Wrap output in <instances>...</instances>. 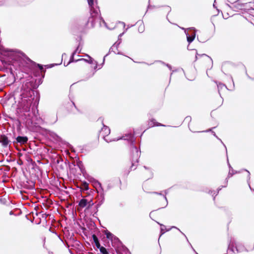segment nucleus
<instances>
[{"label": "nucleus", "mask_w": 254, "mask_h": 254, "mask_svg": "<svg viewBox=\"0 0 254 254\" xmlns=\"http://www.w3.org/2000/svg\"><path fill=\"white\" fill-rule=\"evenodd\" d=\"M0 50L1 54L7 57L10 64L13 65L14 64H17L19 66H26L30 69L38 68L41 72H45L42 65L36 64L20 51H14L4 48H0Z\"/></svg>", "instance_id": "nucleus-1"}, {"label": "nucleus", "mask_w": 254, "mask_h": 254, "mask_svg": "<svg viewBox=\"0 0 254 254\" xmlns=\"http://www.w3.org/2000/svg\"><path fill=\"white\" fill-rule=\"evenodd\" d=\"M90 8V17L86 22V25L88 27L93 28L96 22H99L100 26L102 22L107 27V24L104 20L99 15L100 10L98 6L95 7L94 0H87Z\"/></svg>", "instance_id": "nucleus-2"}, {"label": "nucleus", "mask_w": 254, "mask_h": 254, "mask_svg": "<svg viewBox=\"0 0 254 254\" xmlns=\"http://www.w3.org/2000/svg\"><path fill=\"white\" fill-rule=\"evenodd\" d=\"M122 139L124 140H127L130 142V147L131 150V166L130 167L131 170H134L136 168V163L138 162V159L140 157V151H138L137 147L135 146L134 142L135 141L134 139L133 134L131 133H128L124 136H123L121 138L118 139V140Z\"/></svg>", "instance_id": "nucleus-3"}, {"label": "nucleus", "mask_w": 254, "mask_h": 254, "mask_svg": "<svg viewBox=\"0 0 254 254\" xmlns=\"http://www.w3.org/2000/svg\"><path fill=\"white\" fill-rule=\"evenodd\" d=\"M103 121V118L102 117H100L98 119L97 121L100 122L103 126V127L100 131L99 135L102 136L105 139V137L110 133V129L108 126L104 124Z\"/></svg>", "instance_id": "nucleus-4"}, {"label": "nucleus", "mask_w": 254, "mask_h": 254, "mask_svg": "<svg viewBox=\"0 0 254 254\" xmlns=\"http://www.w3.org/2000/svg\"><path fill=\"white\" fill-rule=\"evenodd\" d=\"M97 183L99 186L100 190L97 191L98 193V202L97 206V207H100L104 202L105 193L101 183L99 182H97Z\"/></svg>", "instance_id": "nucleus-5"}, {"label": "nucleus", "mask_w": 254, "mask_h": 254, "mask_svg": "<svg viewBox=\"0 0 254 254\" xmlns=\"http://www.w3.org/2000/svg\"><path fill=\"white\" fill-rule=\"evenodd\" d=\"M185 30V32L187 36V41L189 44L191 43L195 37V30L194 28H190L188 30L189 31L187 32L185 28H182Z\"/></svg>", "instance_id": "nucleus-6"}, {"label": "nucleus", "mask_w": 254, "mask_h": 254, "mask_svg": "<svg viewBox=\"0 0 254 254\" xmlns=\"http://www.w3.org/2000/svg\"><path fill=\"white\" fill-rule=\"evenodd\" d=\"M15 140L13 141L14 146H17L18 144L22 145L27 143L28 138L26 136H18L15 138Z\"/></svg>", "instance_id": "nucleus-7"}, {"label": "nucleus", "mask_w": 254, "mask_h": 254, "mask_svg": "<svg viewBox=\"0 0 254 254\" xmlns=\"http://www.w3.org/2000/svg\"><path fill=\"white\" fill-rule=\"evenodd\" d=\"M238 172L237 171H232V170L231 169H229V173H228V177L227 178H226V181L225 182V185L224 186H222L221 187H220L219 188H218V189L217 190V192H214L213 193V194H212V192L214 191H211L210 192H209L210 193L212 194V195H213L214 194H215V196L217 195V194L219 193V190H221V189L223 187H226L227 186V183H228V179L230 177H231L233 176V175L235 174H236Z\"/></svg>", "instance_id": "nucleus-8"}, {"label": "nucleus", "mask_w": 254, "mask_h": 254, "mask_svg": "<svg viewBox=\"0 0 254 254\" xmlns=\"http://www.w3.org/2000/svg\"><path fill=\"white\" fill-rule=\"evenodd\" d=\"M121 43V41H118L114 44H113V45L111 47V48L110 49L109 53L104 56V59H103V62L102 64L100 65V66L99 67V69L101 68L102 67V65L104 63L105 59L106 57L108 56L109 55V54L111 52H113L114 53L116 54V52L114 51V48H116V49L117 50L119 46L120 45V44Z\"/></svg>", "instance_id": "nucleus-9"}, {"label": "nucleus", "mask_w": 254, "mask_h": 254, "mask_svg": "<svg viewBox=\"0 0 254 254\" xmlns=\"http://www.w3.org/2000/svg\"><path fill=\"white\" fill-rule=\"evenodd\" d=\"M0 142L3 147H6L7 146L10 141L6 135L3 134L0 135Z\"/></svg>", "instance_id": "nucleus-10"}, {"label": "nucleus", "mask_w": 254, "mask_h": 254, "mask_svg": "<svg viewBox=\"0 0 254 254\" xmlns=\"http://www.w3.org/2000/svg\"><path fill=\"white\" fill-rule=\"evenodd\" d=\"M235 245H236V243H235V240L233 238H231L229 240V243L228 248V251H231L232 253H234V249L235 248ZM236 249L237 251H238L236 248Z\"/></svg>", "instance_id": "nucleus-11"}, {"label": "nucleus", "mask_w": 254, "mask_h": 254, "mask_svg": "<svg viewBox=\"0 0 254 254\" xmlns=\"http://www.w3.org/2000/svg\"><path fill=\"white\" fill-rule=\"evenodd\" d=\"M148 128L153 127L154 126H162V127L166 126L165 125H164L161 123L156 122L155 121V120L154 119L149 120V121H148Z\"/></svg>", "instance_id": "nucleus-12"}, {"label": "nucleus", "mask_w": 254, "mask_h": 254, "mask_svg": "<svg viewBox=\"0 0 254 254\" xmlns=\"http://www.w3.org/2000/svg\"><path fill=\"white\" fill-rule=\"evenodd\" d=\"M86 57H88V60L87 59H78V60H76V62H78V61H84L88 64H94V62L95 61L91 57H90L89 55L86 54L85 55Z\"/></svg>", "instance_id": "nucleus-13"}, {"label": "nucleus", "mask_w": 254, "mask_h": 254, "mask_svg": "<svg viewBox=\"0 0 254 254\" xmlns=\"http://www.w3.org/2000/svg\"><path fill=\"white\" fill-rule=\"evenodd\" d=\"M244 7L243 4H240L239 1H237L233 4L232 8L234 10L237 11L238 9H242Z\"/></svg>", "instance_id": "nucleus-14"}, {"label": "nucleus", "mask_w": 254, "mask_h": 254, "mask_svg": "<svg viewBox=\"0 0 254 254\" xmlns=\"http://www.w3.org/2000/svg\"><path fill=\"white\" fill-rule=\"evenodd\" d=\"M78 205L81 208L86 207L88 205V200L85 198H82L80 200Z\"/></svg>", "instance_id": "nucleus-15"}, {"label": "nucleus", "mask_w": 254, "mask_h": 254, "mask_svg": "<svg viewBox=\"0 0 254 254\" xmlns=\"http://www.w3.org/2000/svg\"><path fill=\"white\" fill-rule=\"evenodd\" d=\"M32 121L33 122L35 121V124L39 125L43 122L42 119L40 117H38L37 116L35 115L34 117H32Z\"/></svg>", "instance_id": "nucleus-16"}, {"label": "nucleus", "mask_w": 254, "mask_h": 254, "mask_svg": "<svg viewBox=\"0 0 254 254\" xmlns=\"http://www.w3.org/2000/svg\"><path fill=\"white\" fill-rule=\"evenodd\" d=\"M157 223L160 225L161 228H160V235L159 237H160L163 234H164L165 232V230L166 231H169L170 229H166V226L162 224H160L159 222H157Z\"/></svg>", "instance_id": "nucleus-17"}, {"label": "nucleus", "mask_w": 254, "mask_h": 254, "mask_svg": "<svg viewBox=\"0 0 254 254\" xmlns=\"http://www.w3.org/2000/svg\"><path fill=\"white\" fill-rule=\"evenodd\" d=\"M92 239L97 248H98L100 246H101L98 237L95 235H92Z\"/></svg>", "instance_id": "nucleus-18"}, {"label": "nucleus", "mask_w": 254, "mask_h": 254, "mask_svg": "<svg viewBox=\"0 0 254 254\" xmlns=\"http://www.w3.org/2000/svg\"><path fill=\"white\" fill-rule=\"evenodd\" d=\"M89 184L86 182H83L81 184V189L83 190H87L89 189Z\"/></svg>", "instance_id": "nucleus-19"}, {"label": "nucleus", "mask_w": 254, "mask_h": 254, "mask_svg": "<svg viewBox=\"0 0 254 254\" xmlns=\"http://www.w3.org/2000/svg\"><path fill=\"white\" fill-rule=\"evenodd\" d=\"M99 249L100 253L102 254H108V252L106 248L103 246H100L99 247L97 248Z\"/></svg>", "instance_id": "nucleus-20"}, {"label": "nucleus", "mask_w": 254, "mask_h": 254, "mask_svg": "<svg viewBox=\"0 0 254 254\" xmlns=\"http://www.w3.org/2000/svg\"><path fill=\"white\" fill-rule=\"evenodd\" d=\"M164 11L166 12H167V15H168V14L171 11V7H170L169 6H165L164 7ZM166 18L167 19V20L171 23H172L170 20H169L168 18V15H167V17H166Z\"/></svg>", "instance_id": "nucleus-21"}, {"label": "nucleus", "mask_w": 254, "mask_h": 254, "mask_svg": "<svg viewBox=\"0 0 254 254\" xmlns=\"http://www.w3.org/2000/svg\"><path fill=\"white\" fill-rule=\"evenodd\" d=\"M105 234L107 239L111 240V241L113 240V237L114 235L112 233L109 231H107Z\"/></svg>", "instance_id": "nucleus-22"}, {"label": "nucleus", "mask_w": 254, "mask_h": 254, "mask_svg": "<svg viewBox=\"0 0 254 254\" xmlns=\"http://www.w3.org/2000/svg\"><path fill=\"white\" fill-rule=\"evenodd\" d=\"M75 55H73V53H72V55L71 56H70V59H69V62L67 63V64H65V63H64V65L66 66H67L70 63H72V62H76L74 59V56Z\"/></svg>", "instance_id": "nucleus-23"}, {"label": "nucleus", "mask_w": 254, "mask_h": 254, "mask_svg": "<svg viewBox=\"0 0 254 254\" xmlns=\"http://www.w3.org/2000/svg\"><path fill=\"white\" fill-rule=\"evenodd\" d=\"M224 87L227 88L226 86L223 83H219L217 84V88H218V92L219 93H220V89H222Z\"/></svg>", "instance_id": "nucleus-24"}, {"label": "nucleus", "mask_w": 254, "mask_h": 254, "mask_svg": "<svg viewBox=\"0 0 254 254\" xmlns=\"http://www.w3.org/2000/svg\"><path fill=\"white\" fill-rule=\"evenodd\" d=\"M77 165L79 168L80 169L81 172L83 173V172L84 171V169L83 168V164L81 162L79 161L77 162Z\"/></svg>", "instance_id": "nucleus-25"}, {"label": "nucleus", "mask_w": 254, "mask_h": 254, "mask_svg": "<svg viewBox=\"0 0 254 254\" xmlns=\"http://www.w3.org/2000/svg\"><path fill=\"white\" fill-rule=\"evenodd\" d=\"M168 192H169L168 190H164V192H165V195H163V196L164 199H165L166 204H165V205L164 207H162V208L165 207L168 205V200H167V197L166 196V195L168 193Z\"/></svg>", "instance_id": "nucleus-26"}, {"label": "nucleus", "mask_w": 254, "mask_h": 254, "mask_svg": "<svg viewBox=\"0 0 254 254\" xmlns=\"http://www.w3.org/2000/svg\"><path fill=\"white\" fill-rule=\"evenodd\" d=\"M213 135L215 137H216L220 141V142H221V143L223 145V146L225 147V149H226V152L227 153V148H226V146H225V145L224 144V143L223 142V141H222V140L219 138L216 134V133H215V132L214 131H212V132Z\"/></svg>", "instance_id": "nucleus-27"}, {"label": "nucleus", "mask_w": 254, "mask_h": 254, "mask_svg": "<svg viewBox=\"0 0 254 254\" xmlns=\"http://www.w3.org/2000/svg\"><path fill=\"white\" fill-rule=\"evenodd\" d=\"M112 242H114V243H117V244H121V242L120 241V240H119V239L116 236H114V237H113V240L112 241Z\"/></svg>", "instance_id": "nucleus-28"}, {"label": "nucleus", "mask_w": 254, "mask_h": 254, "mask_svg": "<svg viewBox=\"0 0 254 254\" xmlns=\"http://www.w3.org/2000/svg\"><path fill=\"white\" fill-rule=\"evenodd\" d=\"M94 205V202H93L92 199H90L89 201H88V205L86 206L87 208L89 209L91 207Z\"/></svg>", "instance_id": "nucleus-29"}, {"label": "nucleus", "mask_w": 254, "mask_h": 254, "mask_svg": "<svg viewBox=\"0 0 254 254\" xmlns=\"http://www.w3.org/2000/svg\"><path fill=\"white\" fill-rule=\"evenodd\" d=\"M79 46H80V44H79V45L77 46V47L76 48V49L74 51V52L72 53H73V55H75L76 53H80V52H81V49H80L79 50Z\"/></svg>", "instance_id": "nucleus-30"}, {"label": "nucleus", "mask_w": 254, "mask_h": 254, "mask_svg": "<svg viewBox=\"0 0 254 254\" xmlns=\"http://www.w3.org/2000/svg\"><path fill=\"white\" fill-rule=\"evenodd\" d=\"M171 228H175V229H177V230H178L184 236V237L186 238V239H187V241L189 242V240L187 237V236H186V235L183 233L179 228H178L177 227H175V226H172Z\"/></svg>", "instance_id": "nucleus-31"}, {"label": "nucleus", "mask_w": 254, "mask_h": 254, "mask_svg": "<svg viewBox=\"0 0 254 254\" xmlns=\"http://www.w3.org/2000/svg\"><path fill=\"white\" fill-rule=\"evenodd\" d=\"M159 62H160V63H161L162 64H165L166 66H167L169 68V69L170 70H172V66H171V65H170L169 64H165V63H164L163 62H162V61H159Z\"/></svg>", "instance_id": "nucleus-32"}, {"label": "nucleus", "mask_w": 254, "mask_h": 254, "mask_svg": "<svg viewBox=\"0 0 254 254\" xmlns=\"http://www.w3.org/2000/svg\"><path fill=\"white\" fill-rule=\"evenodd\" d=\"M127 29L128 28H127L124 32H123L122 33H121L119 35V36H118V41H122V39H121L122 36L124 34L125 32L127 30Z\"/></svg>", "instance_id": "nucleus-33"}, {"label": "nucleus", "mask_w": 254, "mask_h": 254, "mask_svg": "<svg viewBox=\"0 0 254 254\" xmlns=\"http://www.w3.org/2000/svg\"><path fill=\"white\" fill-rule=\"evenodd\" d=\"M63 160L62 158L61 157H58L57 158V159L55 160V162L57 163V164H59L60 163V162H63Z\"/></svg>", "instance_id": "nucleus-34"}, {"label": "nucleus", "mask_w": 254, "mask_h": 254, "mask_svg": "<svg viewBox=\"0 0 254 254\" xmlns=\"http://www.w3.org/2000/svg\"><path fill=\"white\" fill-rule=\"evenodd\" d=\"M29 94L26 95H23V97H27L29 95L31 96V93H33L34 91L31 90L30 88L28 89Z\"/></svg>", "instance_id": "nucleus-35"}, {"label": "nucleus", "mask_w": 254, "mask_h": 254, "mask_svg": "<svg viewBox=\"0 0 254 254\" xmlns=\"http://www.w3.org/2000/svg\"><path fill=\"white\" fill-rule=\"evenodd\" d=\"M248 6L254 9V0L253 2H249Z\"/></svg>", "instance_id": "nucleus-36"}, {"label": "nucleus", "mask_w": 254, "mask_h": 254, "mask_svg": "<svg viewBox=\"0 0 254 254\" xmlns=\"http://www.w3.org/2000/svg\"><path fill=\"white\" fill-rule=\"evenodd\" d=\"M226 154L227 155V152L226 153ZM227 157H228L227 155ZM227 163H228V165L229 167V169H231V170H232V171H233L234 169H233V168L231 167V165L230 164L228 158H227Z\"/></svg>", "instance_id": "nucleus-37"}, {"label": "nucleus", "mask_w": 254, "mask_h": 254, "mask_svg": "<svg viewBox=\"0 0 254 254\" xmlns=\"http://www.w3.org/2000/svg\"><path fill=\"white\" fill-rule=\"evenodd\" d=\"M191 120V117L190 116H187V117H186L185 120V121H189L190 122Z\"/></svg>", "instance_id": "nucleus-38"}, {"label": "nucleus", "mask_w": 254, "mask_h": 254, "mask_svg": "<svg viewBox=\"0 0 254 254\" xmlns=\"http://www.w3.org/2000/svg\"><path fill=\"white\" fill-rule=\"evenodd\" d=\"M112 188V186L111 185V184H108V185L107 186V190H110Z\"/></svg>", "instance_id": "nucleus-39"}, {"label": "nucleus", "mask_w": 254, "mask_h": 254, "mask_svg": "<svg viewBox=\"0 0 254 254\" xmlns=\"http://www.w3.org/2000/svg\"><path fill=\"white\" fill-rule=\"evenodd\" d=\"M151 193L156 194L160 195H163L162 193L161 192H158L156 191L151 192Z\"/></svg>", "instance_id": "nucleus-40"}, {"label": "nucleus", "mask_w": 254, "mask_h": 254, "mask_svg": "<svg viewBox=\"0 0 254 254\" xmlns=\"http://www.w3.org/2000/svg\"><path fill=\"white\" fill-rule=\"evenodd\" d=\"M154 7H155V6L154 5H150V4H149V5H148V7H147V8H148V9H149V8H154Z\"/></svg>", "instance_id": "nucleus-41"}, {"label": "nucleus", "mask_w": 254, "mask_h": 254, "mask_svg": "<svg viewBox=\"0 0 254 254\" xmlns=\"http://www.w3.org/2000/svg\"><path fill=\"white\" fill-rule=\"evenodd\" d=\"M246 171H247L248 173V180H250V173L249 171L247 170H245Z\"/></svg>", "instance_id": "nucleus-42"}, {"label": "nucleus", "mask_w": 254, "mask_h": 254, "mask_svg": "<svg viewBox=\"0 0 254 254\" xmlns=\"http://www.w3.org/2000/svg\"><path fill=\"white\" fill-rule=\"evenodd\" d=\"M94 63L96 64L94 68V69H96L97 68V62L96 61H94Z\"/></svg>", "instance_id": "nucleus-43"}, {"label": "nucleus", "mask_w": 254, "mask_h": 254, "mask_svg": "<svg viewBox=\"0 0 254 254\" xmlns=\"http://www.w3.org/2000/svg\"><path fill=\"white\" fill-rule=\"evenodd\" d=\"M119 23H120L122 24L124 26V27H125V26H126V24H125V22H122V21H119Z\"/></svg>", "instance_id": "nucleus-44"}, {"label": "nucleus", "mask_w": 254, "mask_h": 254, "mask_svg": "<svg viewBox=\"0 0 254 254\" xmlns=\"http://www.w3.org/2000/svg\"><path fill=\"white\" fill-rule=\"evenodd\" d=\"M138 31L140 33H142L143 31V28H139Z\"/></svg>", "instance_id": "nucleus-45"}, {"label": "nucleus", "mask_w": 254, "mask_h": 254, "mask_svg": "<svg viewBox=\"0 0 254 254\" xmlns=\"http://www.w3.org/2000/svg\"><path fill=\"white\" fill-rule=\"evenodd\" d=\"M54 233H55L56 234V235H57V236L60 238V239L61 240H62V239H61V238L60 237V236H59V235H58L57 233H56V232H54Z\"/></svg>", "instance_id": "nucleus-46"}, {"label": "nucleus", "mask_w": 254, "mask_h": 254, "mask_svg": "<svg viewBox=\"0 0 254 254\" xmlns=\"http://www.w3.org/2000/svg\"><path fill=\"white\" fill-rule=\"evenodd\" d=\"M211 129H208V130H206L205 131H206V132H208V131H211ZM204 131H203L202 132H204Z\"/></svg>", "instance_id": "nucleus-47"}, {"label": "nucleus", "mask_w": 254, "mask_h": 254, "mask_svg": "<svg viewBox=\"0 0 254 254\" xmlns=\"http://www.w3.org/2000/svg\"><path fill=\"white\" fill-rule=\"evenodd\" d=\"M13 212H12V211H11L10 212V213H9V214H10V215H12V214H13Z\"/></svg>", "instance_id": "nucleus-48"}, {"label": "nucleus", "mask_w": 254, "mask_h": 254, "mask_svg": "<svg viewBox=\"0 0 254 254\" xmlns=\"http://www.w3.org/2000/svg\"><path fill=\"white\" fill-rule=\"evenodd\" d=\"M153 212V211H151V212L150 213L149 216H150V217H151V214H152V212Z\"/></svg>", "instance_id": "nucleus-49"}, {"label": "nucleus", "mask_w": 254, "mask_h": 254, "mask_svg": "<svg viewBox=\"0 0 254 254\" xmlns=\"http://www.w3.org/2000/svg\"><path fill=\"white\" fill-rule=\"evenodd\" d=\"M199 56L200 55L197 54L196 55V59L197 58V56Z\"/></svg>", "instance_id": "nucleus-50"}, {"label": "nucleus", "mask_w": 254, "mask_h": 254, "mask_svg": "<svg viewBox=\"0 0 254 254\" xmlns=\"http://www.w3.org/2000/svg\"><path fill=\"white\" fill-rule=\"evenodd\" d=\"M193 251L196 254H198L197 253H196L194 249H193Z\"/></svg>", "instance_id": "nucleus-51"}, {"label": "nucleus", "mask_w": 254, "mask_h": 254, "mask_svg": "<svg viewBox=\"0 0 254 254\" xmlns=\"http://www.w3.org/2000/svg\"><path fill=\"white\" fill-rule=\"evenodd\" d=\"M201 56H205L208 57L206 54H202Z\"/></svg>", "instance_id": "nucleus-52"}, {"label": "nucleus", "mask_w": 254, "mask_h": 254, "mask_svg": "<svg viewBox=\"0 0 254 254\" xmlns=\"http://www.w3.org/2000/svg\"><path fill=\"white\" fill-rule=\"evenodd\" d=\"M64 55H65V54H64H64H63V55H62V58H63V57H64Z\"/></svg>", "instance_id": "nucleus-53"}, {"label": "nucleus", "mask_w": 254, "mask_h": 254, "mask_svg": "<svg viewBox=\"0 0 254 254\" xmlns=\"http://www.w3.org/2000/svg\"><path fill=\"white\" fill-rule=\"evenodd\" d=\"M144 168L145 169H148L146 166H144Z\"/></svg>", "instance_id": "nucleus-54"}, {"label": "nucleus", "mask_w": 254, "mask_h": 254, "mask_svg": "<svg viewBox=\"0 0 254 254\" xmlns=\"http://www.w3.org/2000/svg\"><path fill=\"white\" fill-rule=\"evenodd\" d=\"M189 245H190V246H191V244L190 243H189ZM191 247H192V246H191ZM191 248L193 249V248H192V247H191Z\"/></svg>", "instance_id": "nucleus-55"}, {"label": "nucleus", "mask_w": 254, "mask_h": 254, "mask_svg": "<svg viewBox=\"0 0 254 254\" xmlns=\"http://www.w3.org/2000/svg\"><path fill=\"white\" fill-rule=\"evenodd\" d=\"M189 245H190V246H191V244L190 243H189ZM191 247H192V246H191ZM191 248L193 249V248H192V247H191Z\"/></svg>", "instance_id": "nucleus-56"}, {"label": "nucleus", "mask_w": 254, "mask_h": 254, "mask_svg": "<svg viewBox=\"0 0 254 254\" xmlns=\"http://www.w3.org/2000/svg\"><path fill=\"white\" fill-rule=\"evenodd\" d=\"M189 245H190V246H191V244L190 243H189ZM191 247H192V246H191ZM191 248L193 249V248H192V247H191Z\"/></svg>", "instance_id": "nucleus-57"}, {"label": "nucleus", "mask_w": 254, "mask_h": 254, "mask_svg": "<svg viewBox=\"0 0 254 254\" xmlns=\"http://www.w3.org/2000/svg\"><path fill=\"white\" fill-rule=\"evenodd\" d=\"M249 187H250V189L251 190H252V188H251V187H250V185H249Z\"/></svg>", "instance_id": "nucleus-58"}, {"label": "nucleus", "mask_w": 254, "mask_h": 254, "mask_svg": "<svg viewBox=\"0 0 254 254\" xmlns=\"http://www.w3.org/2000/svg\"><path fill=\"white\" fill-rule=\"evenodd\" d=\"M179 28H180L181 29L183 28V27H181V26H179Z\"/></svg>", "instance_id": "nucleus-59"}, {"label": "nucleus", "mask_w": 254, "mask_h": 254, "mask_svg": "<svg viewBox=\"0 0 254 254\" xmlns=\"http://www.w3.org/2000/svg\"><path fill=\"white\" fill-rule=\"evenodd\" d=\"M117 54H121L120 53L118 52Z\"/></svg>", "instance_id": "nucleus-60"}, {"label": "nucleus", "mask_w": 254, "mask_h": 254, "mask_svg": "<svg viewBox=\"0 0 254 254\" xmlns=\"http://www.w3.org/2000/svg\"><path fill=\"white\" fill-rule=\"evenodd\" d=\"M61 64H59V65H60ZM56 65H58V64H56Z\"/></svg>", "instance_id": "nucleus-61"}, {"label": "nucleus", "mask_w": 254, "mask_h": 254, "mask_svg": "<svg viewBox=\"0 0 254 254\" xmlns=\"http://www.w3.org/2000/svg\"><path fill=\"white\" fill-rule=\"evenodd\" d=\"M105 140L106 141V142H109L108 140L105 139Z\"/></svg>", "instance_id": "nucleus-62"}]
</instances>
